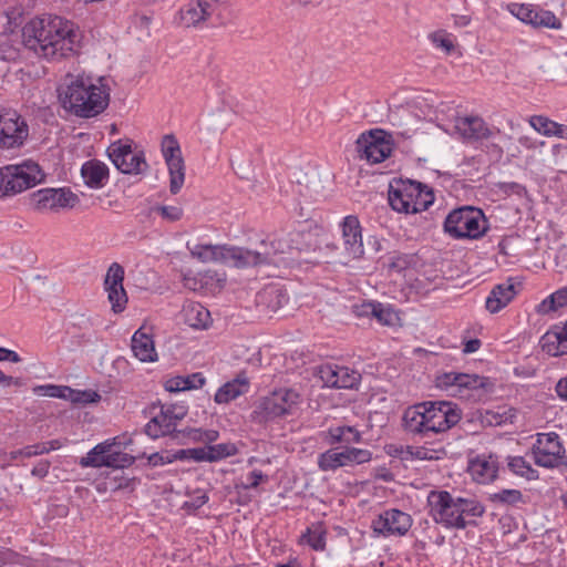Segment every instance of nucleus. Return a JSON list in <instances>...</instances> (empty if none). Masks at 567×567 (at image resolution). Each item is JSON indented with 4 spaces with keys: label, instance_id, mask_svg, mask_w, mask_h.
<instances>
[{
    "label": "nucleus",
    "instance_id": "obj_1",
    "mask_svg": "<svg viewBox=\"0 0 567 567\" xmlns=\"http://www.w3.org/2000/svg\"><path fill=\"white\" fill-rule=\"evenodd\" d=\"M81 39L74 23L59 16L32 19L22 29L23 45L48 60H60L76 52Z\"/></svg>",
    "mask_w": 567,
    "mask_h": 567
},
{
    "label": "nucleus",
    "instance_id": "obj_2",
    "mask_svg": "<svg viewBox=\"0 0 567 567\" xmlns=\"http://www.w3.org/2000/svg\"><path fill=\"white\" fill-rule=\"evenodd\" d=\"M58 92L62 107L81 118L97 116L110 104V87L103 78L66 74Z\"/></svg>",
    "mask_w": 567,
    "mask_h": 567
},
{
    "label": "nucleus",
    "instance_id": "obj_3",
    "mask_svg": "<svg viewBox=\"0 0 567 567\" xmlns=\"http://www.w3.org/2000/svg\"><path fill=\"white\" fill-rule=\"evenodd\" d=\"M426 501L430 516L447 529L475 526V519L485 513V506L476 498L454 496L444 489L430 491Z\"/></svg>",
    "mask_w": 567,
    "mask_h": 567
},
{
    "label": "nucleus",
    "instance_id": "obj_4",
    "mask_svg": "<svg viewBox=\"0 0 567 567\" xmlns=\"http://www.w3.org/2000/svg\"><path fill=\"white\" fill-rule=\"evenodd\" d=\"M461 410L449 401H427L409 406L402 417L404 430L423 436L442 433L456 425Z\"/></svg>",
    "mask_w": 567,
    "mask_h": 567
},
{
    "label": "nucleus",
    "instance_id": "obj_5",
    "mask_svg": "<svg viewBox=\"0 0 567 567\" xmlns=\"http://www.w3.org/2000/svg\"><path fill=\"white\" fill-rule=\"evenodd\" d=\"M434 202L429 186L411 179H393L389 186V204L393 210L416 214L426 210Z\"/></svg>",
    "mask_w": 567,
    "mask_h": 567
},
{
    "label": "nucleus",
    "instance_id": "obj_6",
    "mask_svg": "<svg viewBox=\"0 0 567 567\" xmlns=\"http://www.w3.org/2000/svg\"><path fill=\"white\" fill-rule=\"evenodd\" d=\"M488 229V220L482 209L463 206L452 210L445 218L444 230L455 239H480Z\"/></svg>",
    "mask_w": 567,
    "mask_h": 567
},
{
    "label": "nucleus",
    "instance_id": "obj_7",
    "mask_svg": "<svg viewBox=\"0 0 567 567\" xmlns=\"http://www.w3.org/2000/svg\"><path fill=\"white\" fill-rule=\"evenodd\" d=\"M43 178L44 174L39 164L32 161L0 167V198L31 188Z\"/></svg>",
    "mask_w": 567,
    "mask_h": 567
},
{
    "label": "nucleus",
    "instance_id": "obj_8",
    "mask_svg": "<svg viewBox=\"0 0 567 567\" xmlns=\"http://www.w3.org/2000/svg\"><path fill=\"white\" fill-rule=\"evenodd\" d=\"M434 382L437 389L458 398H470L472 392H485L492 386L486 377L455 371L437 374Z\"/></svg>",
    "mask_w": 567,
    "mask_h": 567
},
{
    "label": "nucleus",
    "instance_id": "obj_9",
    "mask_svg": "<svg viewBox=\"0 0 567 567\" xmlns=\"http://www.w3.org/2000/svg\"><path fill=\"white\" fill-rule=\"evenodd\" d=\"M299 403V394L292 389H279L264 398L254 411L255 420L268 422L291 414Z\"/></svg>",
    "mask_w": 567,
    "mask_h": 567
},
{
    "label": "nucleus",
    "instance_id": "obj_10",
    "mask_svg": "<svg viewBox=\"0 0 567 567\" xmlns=\"http://www.w3.org/2000/svg\"><path fill=\"white\" fill-rule=\"evenodd\" d=\"M107 155L114 166L123 174L138 175L147 171L148 164L143 151L133 150L130 138L117 140L107 147Z\"/></svg>",
    "mask_w": 567,
    "mask_h": 567
},
{
    "label": "nucleus",
    "instance_id": "obj_11",
    "mask_svg": "<svg viewBox=\"0 0 567 567\" xmlns=\"http://www.w3.org/2000/svg\"><path fill=\"white\" fill-rule=\"evenodd\" d=\"M372 452L367 449L344 446L342 451L329 449L318 456V467L322 472L337 471L340 467L354 466L369 463Z\"/></svg>",
    "mask_w": 567,
    "mask_h": 567
},
{
    "label": "nucleus",
    "instance_id": "obj_12",
    "mask_svg": "<svg viewBox=\"0 0 567 567\" xmlns=\"http://www.w3.org/2000/svg\"><path fill=\"white\" fill-rule=\"evenodd\" d=\"M28 136L29 126L16 110L0 111V150L19 148Z\"/></svg>",
    "mask_w": 567,
    "mask_h": 567
},
{
    "label": "nucleus",
    "instance_id": "obj_13",
    "mask_svg": "<svg viewBox=\"0 0 567 567\" xmlns=\"http://www.w3.org/2000/svg\"><path fill=\"white\" fill-rule=\"evenodd\" d=\"M78 203V195L69 188H42L30 195V205L38 213L73 208Z\"/></svg>",
    "mask_w": 567,
    "mask_h": 567
},
{
    "label": "nucleus",
    "instance_id": "obj_14",
    "mask_svg": "<svg viewBox=\"0 0 567 567\" xmlns=\"http://www.w3.org/2000/svg\"><path fill=\"white\" fill-rule=\"evenodd\" d=\"M162 154L169 173V192L176 195L185 182V163L178 141L174 135H165L162 140Z\"/></svg>",
    "mask_w": 567,
    "mask_h": 567
},
{
    "label": "nucleus",
    "instance_id": "obj_15",
    "mask_svg": "<svg viewBox=\"0 0 567 567\" xmlns=\"http://www.w3.org/2000/svg\"><path fill=\"white\" fill-rule=\"evenodd\" d=\"M355 146L359 157L370 164L381 163L392 153V144L385 140L382 130L362 133L355 142Z\"/></svg>",
    "mask_w": 567,
    "mask_h": 567
},
{
    "label": "nucleus",
    "instance_id": "obj_16",
    "mask_svg": "<svg viewBox=\"0 0 567 567\" xmlns=\"http://www.w3.org/2000/svg\"><path fill=\"white\" fill-rule=\"evenodd\" d=\"M534 461L542 467H556L563 464L565 447L555 432L538 434L533 446Z\"/></svg>",
    "mask_w": 567,
    "mask_h": 567
},
{
    "label": "nucleus",
    "instance_id": "obj_17",
    "mask_svg": "<svg viewBox=\"0 0 567 567\" xmlns=\"http://www.w3.org/2000/svg\"><path fill=\"white\" fill-rule=\"evenodd\" d=\"M413 519L410 514L396 508H390L382 512L372 520L374 533L384 537L404 536L410 530Z\"/></svg>",
    "mask_w": 567,
    "mask_h": 567
},
{
    "label": "nucleus",
    "instance_id": "obj_18",
    "mask_svg": "<svg viewBox=\"0 0 567 567\" xmlns=\"http://www.w3.org/2000/svg\"><path fill=\"white\" fill-rule=\"evenodd\" d=\"M317 374L326 386L334 389H355L361 381L357 370L334 363L321 364Z\"/></svg>",
    "mask_w": 567,
    "mask_h": 567
},
{
    "label": "nucleus",
    "instance_id": "obj_19",
    "mask_svg": "<svg viewBox=\"0 0 567 567\" xmlns=\"http://www.w3.org/2000/svg\"><path fill=\"white\" fill-rule=\"evenodd\" d=\"M124 276V268L118 262H112L104 279V289L115 313L122 312L127 303V295L123 287Z\"/></svg>",
    "mask_w": 567,
    "mask_h": 567
},
{
    "label": "nucleus",
    "instance_id": "obj_20",
    "mask_svg": "<svg viewBox=\"0 0 567 567\" xmlns=\"http://www.w3.org/2000/svg\"><path fill=\"white\" fill-rule=\"evenodd\" d=\"M152 410L154 411L153 416L144 429L150 437L158 439L176 431L179 421L175 419L171 404H163L158 408L153 406Z\"/></svg>",
    "mask_w": 567,
    "mask_h": 567
},
{
    "label": "nucleus",
    "instance_id": "obj_21",
    "mask_svg": "<svg viewBox=\"0 0 567 567\" xmlns=\"http://www.w3.org/2000/svg\"><path fill=\"white\" fill-rule=\"evenodd\" d=\"M342 240L347 258L358 259L364 252L361 225L357 216L349 215L341 223Z\"/></svg>",
    "mask_w": 567,
    "mask_h": 567
},
{
    "label": "nucleus",
    "instance_id": "obj_22",
    "mask_svg": "<svg viewBox=\"0 0 567 567\" xmlns=\"http://www.w3.org/2000/svg\"><path fill=\"white\" fill-rule=\"evenodd\" d=\"M214 12V6L208 0H192L184 4L177 13V22L182 27H197L206 21Z\"/></svg>",
    "mask_w": 567,
    "mask_h": 567
},
{
    "label": "nucleus",
    "instance_id": "obj_23",
    "mask_svg": "<svg viewBox=\"0 0 567 567\" xmlns=\"http://www.w3.org/2000/svg\"><path fill=\"white\" fill-rule=\"evenodd\" d=\"M455 130L467 143L481 142L493 135V131L487 126L485 121L478 116L458 117L455 121Z\"/></svg>",
    "mask_w": 567,
    "mask_h": 567
},
{
    "label": "nucleus",
    "instance_id": "obj_24",
    "mask_svg": "<svg viewBox=\"0 0 567 567\" xmlns=\"http://www.w3.org/2000/svg\"><path fill=\"white\" fill-rule=\"evenodd\" d=\"M543 350L553 357L567 354V321L555 324L540 339Z\"/></svg>",
    "mask_w": 567,
    "mask_h": 567
},
{
    "label": "nucleus",
    "instance_id": "obj_25",
    "mask_svg": "<svg viewBox=\"0 0 567 567\" xmlns=\"http://www.w3.org/2000/svg\"><path fill=\"white\" fill-rule=\"evenodd\" d=\"M289 300L287 292L277 286H268L256 296V305L264 312H276Z\"/></svg>",
    "mask_w": 567,
    "mask_h": 567
},
{
    "label": "nucleus",
    "instance_id": "obj_26",
    "mask_svg": "<svg viewBox=\"0 0 567 567\" xmlns=\"http://www.w3.org/2000/svg\"><path fill=\"white\" fill-rule=\"evenodd\" d=\"M470 470L476 482L480 484H486L497 475L498 461L497 457L489 455H478L475 460L470 463Z\"/></svg>",
    "mask_w": 567,
    "mask_h": 567
},
{
    "label": "nucleus",
    "instance_id": "obj_27",
    "mask_svg": "<svg viewBox=\"0 0 567 567\" xmlns=\"http://www.w3.org/2000/svg\"><path fill=\"white\" fill-rule=\"evenodd\" d=\"M516 293L515 285L511 281L496 285L487 296L485 307L491 313H496L506 307Z\"/></svg>",
    "mask_w": 567,
    "mask_h": 567
},
{
    "label": "nucleus",
    "instance_id": "obj_28",
    "mask_svg": "<svg viewBox=\"0 0 567 567\" xmlns=\"http://www.w3.org/2000/svg\"><path fill=\"white\" fill-rule=\"evenodd\" d=\"M248 391L249 380L245 373H240L231 381L223 384L215 393L214 400L218 404L229 403Z\"/></svg>",
    "mask_w": 567,
    "mask_h": 567
},
{
    "label": "nucleus",
    "instance_id": "obj_29",
    "mask_svg": "<svg viewBox=\"0 0 567 567\" xmlns=\"http://www.w3.org/2000/svg\"><path fill=\"white\" fill-rule=\"evenodd\" d=\"M131 348L135 358L142 362H154L157 360L154 340L151 334L138 329L131 340Z\"/></svg>",
    "mask_w": 567,
    "mask_h": 567
},
{
    "label": "nucleus",
    "instance_id": "obj_30",
    "mask_svg": "<svg viewBox=\"0 0 567 567\" xmlns=\"http://www.w3.org/2000/svg\"><path fill=\"white\" fill-rule=\"evenodd\" d=\"M81 175L89 187L102 188L109 179V167L96 159L87 161L82 165Z\"/></svg>",
    "mask_w": 567,
    "mask_h": 567
},
{
    "label": "nucleus",
    "instance_id": "obj_31",
    "mask_svg": "<svg viewBox=\"0 0 567 567\" xmlns=\"http://www.w3.org/2000/svg\"><path fill=\"white\" fill-rule=\"evenodd\" d=\"M184 322L194 329H207L212 322L210 312L199 302H187L183 306Z\"/></svg>",
    "mask_w": 567,
    "mask_h": 567
},
{
    "label": "nucleus",
    "instance_id": "obj_32",
    "mask_svg": "<svg viewBox=\"0 0 567 567\" xmlns=\"http://www.w3.org/2000/svg\"><path fill=\"white\" fill-rule=\"evenodd\" d=\"M223 264L237 268L259 266L252 249L225 245Z\"/></svg>",
    "mask_w": 567,
    "mask_h": 567
},
{
    "label": "nucleus",
    "instance_id": "obj_33",
    "mask_svg": "<svg viewBox=\"0 0 567 567\" xmlns=\"http://www.w3.org/2000/svg\"><path fill=\"white\" fill-rule=\"evenodd\" d=\"M134 461L135 458L132 455L115 450V442L113 441L111 442V447H109V453L105 455V461L96 463L90 460L87 463L93 465V468L106 466L117 470L131 466Z\"/></svg>",
    "mask_w": 567,
    "mask_h": 567
},
{
    "label": "nucleus",
    "instance_id": "obj_34",
    "mask_svg": "<svg viewBox=\"0 0 567 567\" xmlns=\"http://www.w3.org/2000/svg\"><path fill=\"white\" fill-rule=\"evenodd\" d=\"M187 247L193 257L197 258L203 262L219 261L223 262L225 245H204L196 244L193 247Z\"/></svg>",
    "mask_w": 567,
    "mask_h": 567
},
{
    "label": "nucleus",
    "instance_id": "obj_35",
    "mask_svg": "<svg viewBox=\"0 0 567 567\" xmlns=\"http://www.w3.org/2000/svg\"><path fill=\"white\" fill-rule=\"evenodd\" d=\"M258 265H269L272 262L274 257L280 251L279 243L270 238L262 239L256 244L252 249Z\"/></svg>",
    "mask_w": 567,
    "mask_h": 567
},
{
    "label": "nucleus",
    "instance_id": "obj_36",
    "mask_svg": "<svg viewBox=\"0 0 567 567\" xmlns=\"http://www.w3.org/2000/svg\"><path fill=\"white\" fill-rule=\"evenodd\" d=\"M529 124L534 130L545 136L558 137L563 130V124L551 121L543 115H533L529 118Z\"/></svg>",
    "mask_w": 567,
    "mask_h": 567
},
{
    "label": "nucleus",
    "instance_id": "obj_37",
    "mask_svg": "<svg viewBox=\"0 0 567 567\" xmlns=\"http://www.w3.org/2000/svg\"><path fill=\"white\" fill-rule=\"evenodd\" d=\"M63 446L62 441L60 440H51L48 442L37 443L32 445L24 446L19 450V453L22 454L23 457H32L42 454H47L51 451L59 450Z\"/></svg>",
    "mask_w": 567,
    "mask_h": 567
},
{
    "label": "nucleus",
    "instance_id": "obj_38",
    "mask_svg": "<svg viewBox=\"0 0 567 567\" xmlns=\"http://www.w3.org/2000/svg\"><path fill=\"white\" fill-rule=\"evenodd\" d=\"M64 400L74 404L96 403L101 400V395L94 390H74L66 386Z\"/></svg>",
    "mask_w": 567,
    "mask_h": 567
},
{
    "label": "nucleus",
    "instance_id": "obj_39",
    "mask_svg": "<svg viewBox=\"0 0 567 567\" xmlns=\"http://www.w3.org/2000/svg\"><path fill=\"white\" fill-rule=\"evenodd\" d=\"M507 465L514 474L527 480H535L538 477L537 471L534 470L523 456L508 457Z\"/></svg>",
    "mask_w": 567,
    "mask_h": 567
},
{
    "label": "nucleus",
    "instance_id": "obj_40",
    "mask_svg": "<svg viewBox=\"0 0 567 567\" xmlns=\"http://www.w3.org/2000/svg\"><path fill=\"white\" fill-rule=\"evenodd\" d=\"M532 25L534 28H549L559 30L561 28L560 20L555 16L554 12L536 7Z\"/></svg>",
    "mask_w": 567,
    "mask_h": 567
},
{
    "label": "nucleus",
    "instance_id": "obj_41",
    "mask_svg": "<svg viewBox=\"0 0 567 567\" xmlns=\"http://www.w3.org/2000/svg\"><path fill=\"white\" fill-rule=\"evenodd\" d=\"M109 447H111V441H104L102 443H99L95 445L91 451L86 453L85 456L81 457L79 461V465L82 468L93 467V465H90V460H93L94 462H103L105 461V455L109 453Z\"/></svg>",
    "mask_w": 567,
    "mask_h": 567
},
{
    "label": "nucleus",
    "instance_id": "obj_42",
    "mask_svg": "<svg viewBox=\"0 0 567 567\" xmlns=\"http://www.w3.org/2000/svg\"><path fill=\"white\" fill-rule=\"evenodd\" d=\"M491 502L502 505H516L523 502V494L519 489L504 488L489 495Z\"/></svg>",
    "mask_w": 567,
    "mask_h": 567
},
{
    "label": "nucleus",
    "instance_id": "obj_43",
    "mask_svg": "<svg viewBox=\"0 0 567 567\" xmlns=\"http://www.w3.org/2000/svg\"><path fill=\"white\" fill-rule=\"evenodd\" d=\"M353 434L352 426L349 425H342V426H331L326 432V442L329 445L334 444H346V446H349V440L346 439V434Z\"/></svg>",
    "mask_w": 567,
    "mask_h": 567
},
{
    "label": "nucleus",
    "instance_id": "obj_44",
    "mask_svg": "<svg viewBox=\"0 0 567 567\" xmlns=\"http://www.w3.org/2000/svg\"><path fill=\"white\" fill-rule=\"evenodd\" d=\"M365 313H371L380 323L391 324L394 312L390 308L383 307L381 303H367L362 306Z\"/></svg>",
    "mask_w": 567,
    "mask_h": 567
},
{
    "label": "nucleus",
    "instance_id": "obj_45",
    "mask_svg": "<svg viewBox=\"0 0 567 567\" xmlns=\"http://www.w3.org/2000/svg\"><path fill=\"white\" fill-rule=\"evenodd\" d=\"M508 8L511 13L524 23L532 25L534 18H536V14H534L536 7L533 4L512 3Z\"/></svg>",
    "mask_w": 567,
    "mask_h": 567
},
{
    "label": "nucleus",
    "instance_id": "obj_46",
    "mask_svg": "<svg viewBox=\"0 0 567 567\" xmlns=\"http://www.w3.org/2000/svg\"><path fill=\"white\" fill-rule=\"evenodd\" d=\"M208 453L212 462H217L223 458L234 456L237 454L238 449L234 443H220L216 445H207Z\"/></svg>",
    "mask_w": 567,
    "mask_h": 567
},
{
    "label": "nucleus",
    "instance_id": "obj_47",
    "mask_svg": "<svg viewBox=\"0 0 567 567\" xmlns=\"http://www.w3.org/2000/svg\"><path fill=\"white\" fill-rule=\"evenodd\" d=\"M415 265V256L411 254H394L390 258L389 269L402 272Z\"/></svg>",
    "mask_w": 567,
    "mask_h": 567
},
{
    "label": "nucleus",
    "instance_id": "obj_48",
    "mask_svg": "<svg viewBox=\"0 0 567 567\" xmlns=\"http://www.w3.org/2000/svg\"><path fill=\"white\" fill-rule=\"evenodd\" d=\"M307 544L315 550H323L326 547V532L321 528H310L302 535Z\"/></svg>",
    "mask_w": 567,
    "mask_h": 567
},
{
    "label": "nucleus",
    "instance_id": "obj_49",
    "mask_svg": "<svg viewBox=\"0 0 567 567\" xmlns=\"http://www.w3.org/2000/svg\"><path fill=\"white\" fill-rule=\"evenodd\" d=\"M430 39L436 48L442 49L447 54L454 50L452 35L443 30L431 33Z\"/></svg>",
    "mask_w": 567,
    "mask_h": 567
},
{
    "label": "nucleus",
    "instance_id": "obj_50",
    "mask_svg": "<svg viewBox=\"0 0 567 567\" xmlns=\"http://www.w3.org/2000/svg\"><path fill=\"white\" fill-rule=\"evenodd\" d=\"M66 385L45 384L38 385L33 389V392L40 396L59 398L64 399Z\"/></svg>",
    "mask_w": 567,
    "mask_h": 567
},
{
    "label": "nucleus",
    "instance_id": "obj_51",
    "mask_svg": "<svg viewBox=\"0 0 567 567\" xmlns=\"http://www.w3.org/2000/svg\"><path fill=\"white\" fill-rule=\"evenodd\" d=\"M567 305V290L560 289L543 301L542 306L547 310H557Z\"/></svg>",
    "mask_w": 567,
    "mask_h": 567
},
{
    "label": "nucleus",
    "instance_id": "obj_52",
    "mask_svg": "<svg viewBox=\"0 0 567 567\" xmlns=\"http://www.w3.org/2000/svg\"><path fill=\"white\" fill-rule=\"evenodd\" d=\"M155 210L162 216V218L168 221H177L183 217V209L179 206H158Z\"/></svg>",
    "mask_w": 567,
    "mask_h": 567
},
{
    "label": "nucleus",
    "instance_id": "obj_53",
    "mask_svg": "<svg viewBox=\"0 0 567 567\" xmlns=\"http://www.w3.org/2000/svg\"><path fill=\"white\" fill-rule=\"evenodd\" d=\"M190 436L195 441H200L205 443H212L215 442L219 433L216 430H202V429H194L190 432Z\"/></svg>",
    "mask_w": 567,
    "mask_h": 567
},
{
    "label": "nucleus",
    "instance_id": "obj_54",
    "mask_svg": "<svg viewBox=\"0 0 567 567\" xmlns=\"http://www.w3.org/2000/svg\"><path fill=\"white\" fill-rule=\"evenodd\" d=\"M183 379H184V385H186V386H184L185 391L193 390V389H199L206 382V379L204 378V375L200 372L192 373L188 375H183Z\"/></svg>",
    "mask_w": 567,
    "mask_h": 567
},
{
    "label": "nucleus",
    "instance_id": "obj_55",
    "mask_svg": "<svg viewBox=\"0 0 567 567\" xmlns=\"http://www.w3.org/2000/svg\"><path fill=\"white\" fill-rule=\"evenodd\" d=\"M110 485V488L112 491H120V489H133L134 488V482L131 478L124 477V476H114L107 483Z\"/></svg>",
    "mask_w": 567,
    "mask_h": 567
},
{
    "label": "nucleus",
    "instance_id": "obj_56",
    "mask_svg": "<svg viewBox=\"0 0 567 567\" xmlns=\"http://www.w3.org/2000/svg\"><path fill=\"white\" fill-rule=\"evenodd\" d=\"M187 452H189V460L195 462H212L208 453V446L187 449Z\"/></svg>",
    "mask_w": 567,
    "mask_h": 567
},
{
    "label": "nucleus",
    "instance_id": "obj_57",
    "mask_svg": "<svg viewBox=\"0 0 567 567\" xmlns=\"http://www.w3.org/2000/svg\"><path fill=\"white\" fill-rule=\"evenodd\" d=\"M183 375H176L165 381V390L168 392L185 391Z\"/></svg>",
    "mask_w": 567,
    "mask_h": 567
},
{
    "label": "nucleus",
    "instance_id": "obj_58",
    "mask_svg": "<svg viewBox=\"0 0 567 567\" xmlns=\"http://www.w3.org/2000/svg\"><path fill=\"white\" fill-rule=\"evenodd\" d=\"M208 502V496L206 494H199L193 497L190 501L184 503L183 508L187 511H196Z\"/></svg>",
    "mask_w": 567,
    "mask_h": 567
},
{
    "label": "nucleus",
    "instance_id": "obj_59",
    "mask_svg": "<svg viewBox=\"0 0 567 567\" xmlns=\"http://www.w3.org/2000/svg\"><path fill=\"white\" fill-rule=\"evenodd\" d=\"M49 468H50V462L47 460H42L37 465L33 466L31 474L39 478H43L48 475Z\"/></svg>",
    "mask_w": 567,
    "mask_h": 567
},
{
    "label": "nucleus",
    "instance_id": "obj_60",
    "mask_svg": "<svg viewBox=\"0 0 567 567\" xmlns=\"http://www.w3.org/2000/svg\"><path fill=\"white\" fill-rule=\"evenodd\" d=\"M267 476L259 470H254L248 475L247 488H256Z\"/></svg>",
    "mask_w": 567,
    "mask_h": 567
},
{
    "label": "nucleus",
    "instance_id": "obj_61",
    "mask_svg": "<svg viewBox=\"0 0 567 567\" xmlns=\"http://www.w3.org/2000/svg\"><path fill=\"white\" fill-rule=\"evenodd\" d=\"M18 554L12 549L0 547V564H13L17 561Z\"/></svg>",
    "mask_w": 567,
    "mask_h": 567
},
{
    "label": "nucleus",
    "instance_id": "obj_62",
    "mask_svg": "<svg viewBox=\"0 0 567 567\" xmlns=\"http://www.w3.org/2000/svg\"><path fill=\"white\" fill-rule=\"evenodd\" d=\"M555 391L560 400L567 402V375L558 380Z\"/></svg>",
    "mask_w": 567,
    "mask_h": 567
},
{
    "label": "nucleus",
    "instance_id": "obj_63",
    "mask_svg": "<svg viewBox=\"0 0 567 567\" xmlns=\"http://www.w3.org/2000/svg\"><path fill=\"white\" fill-rule=\"evenodd\" d=\"M21 384V379L7 375L0 370V385L7 388L11 385L20 386Z\"/></svg>",
    "mask_w": 567,
    "mask_h": 567
},
{
    "label": "nucleus",
    "instance_id": "obj_64",
    "mask_svg": "<svg viewBox=\"0 0 567 567\" xmlns=\"http://www.w3.org/2000/svg\"><path fill=\"white\" fill-rule=\"evenodd\" d=\"M171 408L174 410V416L178 421H182L187 415L188 406L185 403H172Z\"/></svg>",
    "mask_w": 567,
    "mask_h": 567
}]
</instances>
